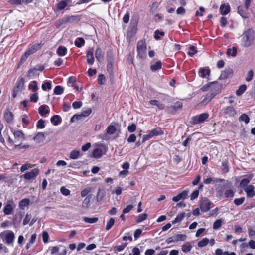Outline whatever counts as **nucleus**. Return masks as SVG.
Wrapping results in <instances>:
<instances>
[{
    "mask_svg": "<svg viewBox=\"0 0 255 255\" xmlns=\"http://www.w3.org/2000/svg\"><path fill=\"white\" fill-rule=\"evenodd\" d=\"M115 223V219L113 218H111L110 220L107 222L106 230H109L113 226Z\"/></svg>",
    "mask_w": 255,
    "mask_h": 255,
    "instance_id": "e433bc0d",
    "label": "nucleus"
},
{
    "mask_svg": "<svg viewBox=\"0 0 255 255\" xmlns=\"http://www.w3.org/2000/svg\"><path fill=\"white\" fill-rule=\"evenodd\" d=\"M201 76L203 78H205L206 76L208 75L210 73V70L207 68H202L200 69Z\"/></svg>",
    "mask_w": 255,
    "mask_h": 255,
    "instance_id": "a19ab883",
    "label": "nucleus"
},
{
    "mask_svg": "<svg viewBox=\"0 0 255 255\" xmlns=\"http://www.w3.org/2000/svg\"><path fill=\"white\" fill-rule=\"evenodd\" d=\"M28 147H29L28 145H26V144L22 145L21 143H18L17 144H15V145H14V149H27Z\"/></svg>",
    "mask_w": 255,
    "mask_h": 255,
    "instance_id": "13d9d810",
    "label": "nucleus"
},
{
    "mask_svg": "<svg viewBox=\"0 0 255 255\" xmlns=\"http://www.w3.org/2000/svg\"><path fill=\"white\" fill-rule=\"evenodd\" d=\"M91 113V110L90 108H87V109L83 110L81 112L82 116L83 117H87L89 116Z\"/></svg>",
    "mask_w": 255,
    "mask_h": 255,
    "instance_id": "338daca9",
    "label": "nucleus"
},
{
    "mask_svg": "<svg viewBox=\"0 0 255 255\" xmlns=\"http://www.w3.org/2000/svg\"><path fill=\"white\" fill-rule=\"evenodd\" d=\"M136 129V126L135 124H132L131 125H129L128 127V131L130 132H133L135 131Z\"/></svg>",
    "mask_w": 255,
    "mask_h": 255,
    "instance_id": "69168bd1",
    "label": "nucleus"
},
{
    "mask_svg": "<svg viewBox=\"0 0 255 255\" xmlns=\"http://www.w3.org/2000/svg\"><path fill=\"white\" fill-rule=\"evenodd\" d=\"M227 54L228 55H231L232 56H235L237 54V49L236 47H233L232 48L228 49L227 51Z\"/></svg>",
    "mask_w": 255,
    "mask_h": 255,
    "instance_id": "58836bf2",
    "label": "nucleus"
},
{
    "mask_svg": "<svg viewBox=\"0 0 255 255\" xmlns=\"http://www.w3.org/2000/svg\"><path fill=\"white\" fill-rule=\"evenodd\" d=\"M245 6H239L238 7V12L243 18H247L249 17V13L248 12L249 9H246Z\"/></svg>",
    "mask_w": 255,
    "mask_h": 255,
    "instance_id": "ddd939ff",
    "label": "nucleus"
},
{
    "mask_svg": "<svg viewBox=\"0 0 255 255\" xmlns=\"http://www.w3.org/2000/svg\"><path fill=\"white\" fill-rule=\"evenodd\" d=\"M24 89V80L23 78H20L16 82L13 89L12 96L15 98L17 95L22 92Z\"/></svg>",
    "mask_w": 255,
    "mask_h": 255,
    "instance_id": "39448f33",
    "label": "nucleus"
},
{
    "mask_svg": "<svg viewBox=\"0 0 255 255\" xmlns=\"http://www.w3.org/2000/svg\"><path fill=\"white\" fill-rule=\"evenodd\" d=\"M63 92V88L60 86H56L54 89V93L56 95H61Z\"/></svg>",
    "mask_w": 255,
    "mask_h": 255,
    "instance_id": "37998d69",
    "label": "nucleus"
},
{
    "mask_svg": "<svg viewBox=\"0 0 255 255\" xmlns=\"http://www.w3.org/2000/svg\"><path fill=\"white\" fill-rule=\"evenodd\" d=\"M86 58L87 64L90 65H93L95 60L93 48H91L88 50L86 54Z\"/></svg>",
    "mask_w": 255,
    "mask_h": 255,
    "instance_id": "9b49d317",
    "label": "nucleus"
},
{
    "mask_svg": "<svg viewBox=\"0 0 255 255\" xmlns=\"http://www.w3.org/2000/svg\"><path fill=\"white\" fill-rule=\"evenodd\" d=\"M147 218V214L146 213H144L142 214L139 215L136 219V222L137 223H140L142 222L143 221L146 220Z\"/></svg>",
    "mask_w": 255,
    "mask_h": 255,
    "instance_id": "a18cd8bd",
    "label": "nucleus"
},
{
    "mask_svg": "<svg viewBox=\"0 0 255 255\" xmlns=\"http://www.w3.org/2000/svg\"><path fill=\"white\" fill-rule=\"evenodd\" d=\"M106 152V147L102 144H97L95 146L93 152V155L95 158L100 157Z\"/></svg>",
    "mask_w": 255,
    "mask_h": 255,
    "instance_id": "0eeeda50",
    "label": "nucleus"
},
{
    "mask_svg": "<svg viewBox=\"0 0 255 255\" xmlns=\"http://www.w3.org/2000/svg\"><path fill=\"white\" fill-rule=\"evenodd\" d=\"M71 2V0H62L57 4V8L59 10H63Z\"/></svg>",
    "mask_w": 255,
    "mask_h": 255,
    "instance_id": "dca6fc26",
    "label": "nucleus"
},
{
    "mask_svg": "<svg viewBox=\"0 0 255 255\" xmlns=\"http://www.w3.org/2000/svg\"><path fill=\"white\" fill-rule=\"evenodd\" d=\"M9 3L13 5H21L24 2V0H10Z\"/></svg>",
    "mask_w": 255,
    "mask_h": 255,
    "instance_id": "6e6d98bb",
    "label": "nucleus"
},
{
    "mask_svg": "<svg viewBox=\"0 0 255 255\" xmlns=\"http://www.w3.org/2000/svg\"><path fill=\"white\" fill-rule=\"evenodd\" d=\"M42 89L44 91H46V90H49L51 89V84L49 82H46L42 84Z\"/></svg>",
    "mask_w": 255,
    "mask_h": 255,
    "instance_id": "09e8293b",
    "label": "nucleus"
},
{
    "mask_svg": "<svg viewBox=\"0 0 255 255\" xmlns=\"http://www.w3.org/2000/svg\"><path fill=\"white\" fill-rule=\"evenodd\" d=\"M211 202L206 198H204L202 200L200 207L202 212H206L208 211L210 208Z\"/></svg>",
    "mask_w": 255,
    "mask_h": 255,
    "instance_id": "9d476101",
    "label": "nucleus"
},
{
    "mask_svg": "<svg viewBox=\"0 0 255 255\" xmlns=\"http://www.w3.org/2000/svg\"><path fill=\"white\" fill-rule=\"evenodd\" d=\"M39 173L38 168H34L29 172L25 173L23 176L27 180H31L35 179Z\"/></svg>",
    "mask_w": 255,
    "mask_h": 255,
    "instance_id": "1a4fd4ad",
    "label": "nucleus"
},
{
    "mask_svg": "<svg viewBox=\"0 0 255 255\" xmlns=\"http://www.w3.org/2000/svg\"><path fill=\"white\" fill-rule=\"evenodd\" d=\"M222 225V221L220 219L217 220L213 223V228L214 229L216 230L219 229Z\"/></svg>",
    "mask_w": 255,
    "mask_h": 255,
    "instance_id": "8fccbe9b",
    "label": "nucleus"
},
{
    "mask_svg": "<svg viewBox=\"0 0 255 255\" xmlns=\"http://www.w3.org/2000/svg\"><path fill=\"white\" fill-rule=\"evenodd\" d=\"M136 140V136L134 134H131L129 137L128 138V142L129 143L134 142Z\"/></svg>",
    "mask_w": 255,
    "mask_h": 255,
    "instance_id": "774afa93",
    "label": "nucleus"
},
{
    "mask_svg": "<svg viewBox=\"0 0 255 255\" xmlns=\"http://www.w3.org/2000/svg\"><path fill=\"white\" fill-rule=\"evenodd\" d=\"M35 166L34 164H31L28 163H26V164L23 165L20 168V171L21 172H23L25 171L28 170L29 168H33Z\"/></svg>",
    "mask_w": 255,
    "mask_h": 255,
    "instance_id": "c756f323",
    "label": "nucleus"
},
{
    "mask_svg": "<svg viewBox=\"0 0 255 255\" xmlns=\"http://www.w3.org/2000/svg\"><path fill=\"white\" fill-rule=\"evenodd\" d=\"M80 156V151L78 150H73L70 155V158L72 159H76Z\"/></svg>",
    "mask_w": 255,
    "mask_h": 255,
    "instance_id": "473e14b6",
    "label": "nucleus"
},
{
    "mask_svg": "<svg viewBox=\"0 0 255 255\" xmlns=\"http://www.w3.org/2000/svg\"><path fill=\"white\" fill-rule=\"evenodd\" d=\"M28 88L31 90L33 92H36L38 90L37 83L35 81H33L29 84Z\"/></svg>",
    "mask_w": 255,
    "mask_h": 255,
    "instance_id": "2f4dec72",
    "label": "nucleus"
},
{
    "mask_svg": "<svg viewBox=\"0 0 255 255\" xmlns=\"http://www.w3.org/2000/svg\"><path fill=\"white\" fill-rule=\"evenodd\" d=\"M161 68V63L160 61H157L154 64H151L150 66V69L152 71H156Z\"/></svg>",
    "mask_w": 255,
    "mask_h": 255,
    "instance_id": "cd10ccee",
    "label": "nucleus"
},
{
    "mask_svg": "<svg viewBox=\"0 0 255 255\" xmlns=\"http://www.w3.org/2000/svg\"><path fill=\"white\" fill-rule=\"evenodd\" d=\"M224 195L227 198H232L234 196V192L231 190H227L225 192Z\"/></svg>",
    "mask_w": 255,
    "mask_h": 255,
    "instance_id": "4d7b16f0",
    "label": "nucleus"
},
{
    "mask_svg": "<svg viewBox=\"0 0 255 255\" xmlns=\"http://www.w3.org/2000/svg\"><path fill=\"white\" fill-rule=\"evenodd\" d=\"M32 54H33L32 52L30 51L29 49H28L24 53V54L21 56L20 63H22L23 62H25L28 57Z\"/></svg>",
    "mask_w": 255,
    "mask_h": 255,
    "instance_id": "c85d7f7f",
    "label": "nucleus"
},
{
    "mask_svg": "<svg viewBox=\"0 0 255 255\" xmlns=\"http://www.w3.org/2000/svg\"><path fill=\"white\" fill-rule=\"evenodd\" d=\"M255 34L254 31L249 29L244 32L241 40V45L244 47L251 46L255 39Z\"/></svg>",
    "mask_w": 255,
    "mask_h": 255,
    "instance_id": "f03ea898",
    "label": "nucleus"
},
{
    "mask_svg": "<svg viewBox=\"0 0 255 255\" xmlns=\"http://www.w3.org/2000/svg\"><path fill=\"white\" fill-rule=\"evenodd\" d=\"M82 105V103L80 101H75L72 103V107L74 109L80 108Z\"/></svg>",
    "mask_w": 255,
    "mask_h": 255,
    "instance_id": "0e129e2a",
    "label": "nucleus"
},
{
    "mask_svg": "<svg viewBox=\"0 0 255 255\" xmlns=\"http://www.w3.org/2000/svg\"><path fill=\"white\" fill-rule=\"evenodd\" d=\"M126 245H127L126 244H122L120 245L117 246L115 247L114 250L115 251L120 252L125 249Z\"/></svg>",
    "mask_w": 255,
    "mask_h": 255,
    "instance_id": "680f3d73",
    "label": "nucleus"
},
{
    "mask_svg": "<svg viewBox=\"0 0 255 255\" xmlns=\"http://www.w3.org/2000/svg\"><path fill=\"white\" fill-rule=\"evenodd\" d=\"M117 132V128L116 125L110 124L106 128V135H112L116 133Z\"/></svg>",
    "mask_w": 255,
    "mask_h": 255,
    "instance_id": "2eb2a0df",
    "label": "nucleus"
},
{
    "mask_svg": "<svg viewBox=\"0 0 255 255\" xmlns=\"http://www.w3.org/2000/svg\"><path fill=\"white\" fill-rule=\"evenodd\" d=\"M95 57L97 60L99 61H100L103 58V52L102 50L98 48L95 52Z\"/></svg>",
    "mask_w": 255,
    "mask_h": 255,
    "instance_id": "393cba45",
    "label": "nucleus"
},
{
    "mask_svg": "<svg viewBox=\"0 0 255 255\" xmlns=\"http://www.w3.org/2000/svg\"><path fill=\"white\" fill-rule=\"evenodd\" d=\"M60 191L61 193L64 196H68L70 194V191L64 186L60 188Z\"/></svg>",
    "mask_w": 255,
    "mask_h": 255,
    "instance_id": "864d4df0",
    "label": "nucleus"
},
{
    "mask_svg": "<svg viewBox=\"0 0 255 255\" xmlns=\"http://www.w3.org/2000/svg\"><path fill=\"white\" fill-rule=\"evenodd\" d=\"M230 11V6L228 4H222L220 7V12L222 15H226Z\"/></svg>",
    "mask_w": 255,
    "mask_h": 255,
    "instance_id": "f3484780",
    "label": "nucleus"
},
{
    "mask_svg": "<svg viewBox=\"0 0 255 255\" xmlns=\"http://www.w3.org/2000/svg\"><path fill=\"white\" fill-rule=\"evenodd\" d=\"M85 41L83 38H78L75 41V45L78 47H81L84 45Z\"/></svg>",
    "mask_w": 255,
    "mask_h": 255,
    "instance_id": "72a5a7b5",
    "label": "nucleus"
},
{
    "mask_svg": "<svg viewBox=\"0 0 255 255\" xmlns=\"http://www.w3.org/2000/svg\"><path fill=\"white\" fill-rule=\"evenodd\" d=\"M39 97L37 93L32 94L30 97V100L31 102H37L38 100Z\"/></svg>",
    "mask_w": 255,
    "mask_h": 255,
    "instance_id": "bf43d9fd",
    "label": "nucleus"
},
{
    "mask_svg": "<svg viewBox=\"0 0 255 255\" xmlns=\"http://www.w3.org/2000/svg\"><path fill=\"white\" fill-rule=\"evenodd\" d=\"M4 117L8 122H10L13 119V115L12 113L9 111H7L5 113Z\"/></svg>",
    "mask_w": 255,
    "mask_h": 255,
    "instance_id": "de8ad7c7",
    "label": "nucleus"
},
{
    "mask_svg": "<svg viewBox=\"0 0 255 255\" xmlns=\"http://www.w3.org/2000/svg\"><path fill=\"white\" fill-rule=\"evenodd\" d=\"M252 177H249L242 179L240 182V186L244 188L251 180Z\"/></svg>",
    "mask_w": 255,
    "mask_h": 255,
    "instance_id": "7c9ffc66",
    "label": "nucleus"
},
{
    "mask_svg": "<svg viewBox=\"0 0 255 255\" xmlns=\"http://www.w3.org/2000/svg\"><path fill=\"white\" fill-rule=\"evenodd\" d=\"M98 218H89V217H84L83 220L88 223H94L98 221Z\"/></svg>",
    "mask_w": 255,
    "mask_h": 255,
    "instance_id": "c03bdc74",
    "label": "nucleus"
},
{
    "mask_svg": "<svg viewBox=\"0 0 255 255\" xmlns=\"http://www.w3.org/2000/svg\"><path fill=\"white\" fill-rule=\"evenodd\" d=\"M60 117L58 115H54L51 118V122L54 125H57L60 122Z\"/></svg>",
    "mask_w": 255,
    "mask_h": 255,
    "instance_id": "c9c22d12",
    "label": "nucleus"
},
{
    "mask_svg": "<svg viewBox=\"0 0 255 255\" xmlns=\"http://www.w3.org/2000/svg\"><path fill=\"white\" fill-rule=\"evenodd\" d=\"M239 120L240 121H244L246 124H248L250 120L249 117L245 114L241 115Z\"/></svg>",
    "mask_w": 255,
    "mask_h": 255,
    "instance_id": "49530a36",
    "label": "nucleus"
},
{
    "mask_svg": "<svg viewBox=\"0 0 255 255\" xmlns=\"http://www.w3.org/2000/svg\"><path fill=\"white\" fill-rule=\"evenodd\" d=\"M245 201L244 197H241L240 198H236L234 200V202L235 205L239 206L241 205Z\"/></svg>",
    "mask_w": 255,
    "mask_h": 255,
    "instance_id": "5fc2aeb1",
    "label": "nucleus"
},
{
    "mask_svg": "<svg viewBox=\"0 0 255 255\" xmlns=\"http://www.w3.org/2000/svg\"><path fill=\"white\" fill-rule=\"evenodd\" d=\"M0 237L3 242L7 244H10L13 242L15 235L11 230H5L0 233Z\"/></svg>",
    "mask_w": 255,
    "mask_h": 255,
    "instance_id": "20e7f679",
    "label": "nucleus"
},
{
    "mask_svg": "<svg viewBox=\"0 0 255 255\" xmlns=\"http://www.w3.org/2000/svg\"><path fill=\"white\" fill-rule=\"evenodd\" d=\"M244 190L245 192L247 194V196L248 197H253L255 195V191L254 190V187L252 185H249L246 186Z\"/></svg>",
    "mask_w": 255,
    "mask_h": 255,
    "instance_id": "4468645a",
    "label": "nucleus"
},
{
    "mask_svg": "<svg viewBox=\"0 0 255 255\" xmlns=\"http://www.w3.org/2000/svg\"><path fill=\"white\" fill-rule=\"evenodd\" d=\"M49 107L47 105H43L39 107V113L41 116H45L49 113Z\"/></svg>",
    "mask_w": 255,
    "mask_h": 255,
    "instance_id": "a211bd4d",
    "label": "nucleus"
},
{
    "mask_svg": "<svg viewBox=\"0 0 255 255\" xmlns=\"http://www.w3.org/2000/svg\"><path fill=\"white\" fill-rule=\"evenodd\" d=\"M185 213H181L180 214H178V215L176 216L175 219L172 221V223L173 224H175L177 223L180 222L183 218L185 217Z\"/></svg>",
    "mask_w": 255,
    "mask_h": 255,
    "instance_id": "b1692460",
    "label": "nucleus"
},
{
    "mask_svg": "<svg viewBox=\"0 0 255 255\" xmlns=\"http://www.w3.org/2000/svg\"><path fill=\"white\" fill-rule=\"evenodd\" d=\"M247 89V86L245 85H241L239 89L236 91V95L238 96L241 95Z\"/></svg>",
    "mask_w": 255,
    "mask_h": 255,
    "instance_id": "f704fd0d",
    "label": "nucleus"
},
{
    "mask_svg": "<svg viewBox=\"0 0 255 255\" xmlns=\"http://www.w3.org/2000/svg\"><path fill=\"white\" fill-rule=\"evenodd\" d=\"M209 242V240L208 238H204L203 240H201L198 242V246L199 247H203L206 246L208 244Z\"/></svg>",
    "mask_w": 255,
    "mask_h": 255,
    "instance_id": "ea45409f",
    "label": "nucleus"
},
{
    "mask_svg": "<svg viewBox=\"0 0 255 255\" xmlns=\"http://www.w3.org/2000/svg\"><path fill=\"white\" fill-rule=\"evenodd\" d=\"M29 200L27 199H23L19 202V206L20 207H24L29 204Z\"/></svg>",
    "mask_w": 255,
    "mask_h": 255,
    "instance_id": "052dcab7",
    "label": "nucleus"
},
{
    "mask_svg": "<svg viewBox=\"0 0 255 255\" xmlns=\"http://www.w3.org/2000/svg\"><path fill=\"white\" fill-rule=\"evenodd\" d=\"M45 139V135L42 132H38L34 137V140L37 142H41Z\"/></svg>",
    "mask_w": 255,
    "mask_h": 255,
    "instance_id": "4be33fe9",
    "label": "nucleus"
},
{
    "mask_svg": "<svg viewBox=\"0 0 255 255\" xmlns=\"http://www.w3.org/2000/svg\"><path fill=\"white\" fill-rule=\"evenodd\" d=\"M83 117V116H82L81 113L80 114H75L73 115L72 118H71V122H74L76 121L79 120L81 119V118Z\"/></svg>",
    "mask_w": 255,
    "mask_h": 255,
    "instance_id": "603ef678",
    "label": "nucleus"
},
{
    "mask_svg": "<svg viewBox=\"0 0 255 255\" xmlns=\"http://www.w3.org/2000/svg\"><path fill=\"white\" fill-rule=\"evenodd\" d=\"M184 6L179 7L176 10V13L180 16H183L186 13V9L183 7Z\"/></svg>",
    "mask_w": 255,
    "mask_h": 255,
    "instance_id": "79ce46f5",
    "label": "nucleus"
},
{
    "mask_svg": "<svg viewBox=\"0 0 255 255\" xmlns=\"http://www.w3.org/2000/svg\"><path fill=\"white\" fill-rule=\"evenodd\" d=\"M14 139L13 140L11 138L8 136V141L10 144L20 143L25 139V135L21 130H14L13 132Z\"/></svg>",
    "mask_w": 255,
    "mask_h": 255,
    "instance_id": "7ed1b4c3",
    "label": "nucleus"
},
{
    "mask_svg": "<svg viewBox=\"0 0 255 255\" xmlns=\"http://www.w3.org/2000/svg\"><path fill=\"white\" fill-rule=\"evenodd\" d=\"M137 50L138 56L141 58H144L146 55V46L144 41L141 40L137 43Z\"/></svg>",
    "mask_w": 255,
    "mask_h": 255,
    "instance_id": "423d86ee",
    "label": "nucleus"
},
{
    "mask_svg": "<svg viewBox=\"0 0 255 255\" xmlns=\"http://www.w3.org/2000/svg\"><path fill=\"white\" fill-rule=\"evenodd\" d=\"M209 117V114L204 113L199 115L193 117L191 122L192 124L197 125L204 122Z\"/></svg>",
    "mask_w": 255,
    "mask_h": 255,
    "instance_id": "6e6552de",
    "label": "nucleus"
},
{
    "mask_svg": "<svg viewBox=\"0 0 255 255\" xmlns=\"http://www.w3.org/2000/svg\"><path fill=\"white\" fill-rule=\"evenodd\" d=\"M164 33L163 32L159 31V30H157L155 32L154 37L155 39L158 40L160 38V36L164 35Z\"/></svg>",
    "mask_w": 255,
    "mask_h": 255,
    "instance_id": "e2e57ef3",
    "label": "nucleus"
},
{
    "mask_svg": "<svg viewBox=\"0 0 255 255\" xmlns=\"http://www.w3.org/2000/svg\"><path fill=\"white\" fill-rule=\"evenodd\" d=\"M192 245L190 242H186L182 246V251L184 252H188L191 251Z\"/></svg>",
    "mask_w": 255,
    "mask_h": 255,
    "instance_id": "412c9836",
    "label": "nucleus"
},
{
    "mask_svg": "<svg viewBox=\"0 0 255 255\" xmlns=\"http://www.w3.org/2000/svg\"><path fill=\"white\" fill-rule=\"evenodd\" d=\"M174 238V241L177 242L179 241H184L186 240L187 236L185 234H177L173 236Z\"/></svg>",
    "mask_w": 255,
    "mask_h": 255,
    "instance_id": "bb28decb",
    "label": "nucleus"
},
{
    "mask_svg": "<svg viewBox=\"0 0 255 255\" xmlns=\"http://www.w3.org/2000/svg\"><path fill=\"white\" fill-rule=\"evenodd\" d=\"M224 113L229 116H233L236 114L235 111L233 107L230 106L225 108L224 110Z\"/></svg>",
    "mask_w": 255,
    "mask_h": 255,
    "instance_id": "aec40b11",
    "label": "nucleus"
},
{
    "mask_svg": "<svg viewBox=\"0 0 255 255\" xmlns=\"http://www.w3.org/2000/svg\"><path fill=\"white\" fill-rule=\"evenodd\" d=\"M67 53V48L64 46H59L57 50V53L60 56H63Z\"/></svg>",
    "mask_w": 255,
    "mask_h": 255,
    "instance_id": "5701e85b",
    "label": "nucleus"
},
{
    "mask_svg": "<svg viewBox=\"0 0 255 255\" xmlns=\"http://www.w3.org/2000/svg\"><path fill=\"white\" fill-rule=\"evenodd\" d=\"M203 91H210V93H208L202 101V103L206 104L209 103L217 94L218 86L215 83H210L202 87Z\"/></svg>",
    "mask_w": 255,
    "mask_h": 255,
    "instance_id": "f257e3e1",
    "label": "nucleus"
},
{
    "mask_svg": "<svg viewBox=\"0 0 255 255\" xmlns=\"http://www.w3.org/2000/svg\"><path fill=\"white\" fill-rule=\"evenodd\" d=\"M105 191L103 190L99 189L96 196V200L97 202L101 201L105 196Z\"/></svg>",
    "mask_w": 255,
    "mask_h": 255,
    "instance_id": "a878e982",
    "label": "nucleus"
},
{
    "mask_svg": "<svg viewBox=\"0 0 255 255\" xmlns=\"http://www.w3.org/2000/svg\"><path fill=\"white\" fill-rule=\"evenodd\" d=\"M14 203L12 201H8L7 204L5 205L3 209V212L5 215H10L11 214L13 208Z\"/></svg>",
    "mask_w": 255,
    "mask_h": 255,
    "instance_id": "f8f14e48",
    "label": "nucleus"
},
{
    "mask_svg": "<svg viewBox=\"0 0 255 255\" xmlns=\"http://www.w3.org/2000/svg\"><path fill=\"white\" fill-rule=\"evenodd\" d=\"M189 51L188 52V54L190 56L192 57L197 52V51L195 47L194 46L191 45L189 47Z\"/></svg>",
    "mask_w": 255,
    "mask_h": 255,
    "instance_id": "4c0bfd02",
    "label": "nucleus"
},
{
    "mask_svg": "<svg viewBox=\"0 0 255 255\" xmlns=\"http://www.w3.org/2000/svg\"><path fill=\"white\" fill-rule=\"evenodd\" d=\"M254 72L252 70L249 71L247 73V77L246 78V80L248 82L251 81L253 77Z\"/></svg>",
    "mask_w": 255,
    "mask_h": 255,
    "instance_id": "3c124183",
    "label": "nucleus"
},
{
    "mask_svg": "<svg viewBox=\"0 0 255 255\" xmlns=\"http://www.w3.org/2000/svg\"><path fill=\"white\" fill-rule=\"evenodd\" d=\"M151 137L155 136H158L160 135H162L163 134V131L162 130L161 128H154L151 130L149 132Z\"/></svg>",
    "mask_w": 255,
    "mask_h": 255,
    "instance_id": "6ab92c4d",
    "label": "nucleus"
}]
</instances>
